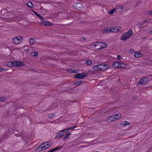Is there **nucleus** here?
I'll list each match as a JSON object with an SVG mask.
<instances>
[{
	"label": "nucleus",
	"mask_w": 152,
	"mask_h": 152,
	"mask_svg": "<svg viewBox=\"0 0 152 152\" xmlns=\"http://www.w3.org/2000/svg\"><path fill=\"white\" fill-rule=\"evenodd\" d=\"M122 28L121 27L116 26L108 27L103 29L101 31L102 33H108L110 32H117L121 30Z\"/></svg>",
	"instance_id": "f257e3e1"
},
{
	"label": "nucleus",
	"mask_w": 152,
	"mask_h": 152,
	"mask_svg": "<svg viewBox=\"0 0 152 152\" xmlns=\"http://www.w3.org/2000/svg\"><path fill=\"white\" fill-rule=\"evenodd\" d=\"M133 31L130 30L122 34L121 39L123 41H125L129 39L133 35Z\"/></svg>",
	"instance_id": "f03ea898"
},
{
	"label": "nucleus",
	"mask_w": 152,
	"mask_h": 152,
	"mask_svg": "<svg viewBox=\"0 0 152 152\" xmlns=\"http://www.w3.org/2000/svg\"><path fill=\"white\" fill-rule=\"evenodd\" d=\"M121 117V114L118 113L117 114L113 115L109 117L107 119V121L109 122H112L115 120H118L120 119Z\"/></svg>",
	"instance_id": "7ed1b4c3"
},
{
	"label": "nucleus",
	"mask_w": 152,
	"mask_h": 152,
	"mask_svg": "<svg viewBox=\"0 0 152 152\" xmlns=\"http://www.w3.org/2000/svg\"><path fill=\"white\" fill-rule=\"evenodd\" d=\"M23 40V38L20 36L15 37L13 39V41L14 43L16 44L20 43Z\"/></svg>",
	"instance_id": "20e7f679"
},
{
	"label": "nucleus",
	"mask_w": 152,
	"mask_h": 152,
	"mask_svg": "<svg viewBox=\"0 0 152 152\" xmlns=\"http://www.w3.org/2000/svg\"><path fill=\"white\" fill-rule=\"evenodd\" d=\"M87 74L84 73H81L75 74L74 76L75 78L78 79H83L87 77Z\"/></svg>",
	"instance_id": "39448f33"
},
{
	"label": "nucleus",
	"mask_w": 152,
	"mask_h": 152,
	"mask_svg": "<svg viewBox=\"0 0 152 152\" xmlns=\"http://www.w3.org/2000/svg\"><path fill=\"white\" fill-rule=\"evenodd\" d=\"M102 71H106L111 68V65L106 64H101Z\"/></svg>",
	"instance_id": "423d86ee"
},
{
	"label": "nucleus",
	"mask_w": 152,
	"mask_h": 152,
	"mask_svg": "<svg viewBox=\"0 0 152 152\" xmlns=\"http://www.w3.org/2000/svg\"><path fill=\"white\" fill-rule=\"evenodd\" d=\"M149 82V80L146 78H144L141 79L138 82L140 85H145L147 83Z\"/></svg>",
	"instance_id": "0eeeda50"
},
{
	"label": "nucleus",
	"mask_w": 152,
	"mask_h": 152,
	"mask_svg": "<svg viewBox=\"0 0 152 152\" xmlns=\"http://www.w3.org/2000/svg\"><path fill=\"white\" fill-rule=\"evenodd\" d=\"M35 150L38 151H44L46 149H48L46 148V146L44 145V144L43 143L41 145L39 146L38 147H36L35 148Z\"/></svg>",
	"instance_id": "6e6552de"
},
{
	"label": "nucleus",
	"mask_w": 152,
	"mask_h": 152,
	"mask_svg": "<svg viewBox=\"0 0 152 152\" xmlns=\"http://www.w3.org/2000/svg\"><path fill=\"white\" fill-rule=\"evenodd\" d=\"M14 67L22 66L24 64L23 62L19 61H14Z\"/></svg>",
	"instance_id": "1a4fd4ad"
},
{
	"label": "nucleus",
	"mask_w": 152,
	"mask_h": 152,
	"mask_svg": "<svg viewBox=\"0 0 152 152\" xmlns=\"http://www.w3.org/2000/svg\"><path fill=\"white\" fill-rule=\"evenodd\" d=\"M123 64L122 63H120L118 62H115L112 64V66L114 68H122V65Z\"/></svg>",
	"instance_id": "9d476101"
},
{
	"label": "nucleus",
	"mask_w": 152,
	"mask_h": 152,
	"mask_svg": "<svg viewBox=\"0 0 152 152\" xmlns=\"http://www.w3.org/2000/svg\"><path fill=\"white\" fill-rule=\"evenodd\" d=\"M40 24L43 26H50L53 25L52 23L45 20L42 21V22L40 23Z\"/></svg>",
	"instance_id": "9b49d317"
},
{
	"label": "nucleus",
	"mask_w": 152,
	"mask_h": 152,
	"mask_svg": "<svg viewBox=\"0 0 152 152\" xmlns=\"http://www.w3.org/2000/svg\"><path fill=\"white\" fill-rule=\"evenodd\" d=\"M99 44V46L100 47L98 48V50H101L102 49L105 48L107 47V44L104 43L102 42H98L97 44Z\"/></svg>",
	"instance_id": "f8f14e48"
},
{
	"label": "nucleus",
	"mask_w": 152,
	"mask_h": 152,
	"mask_svg": "<svg viewBox=\"0 0 152 152\" xmlns=\"http://www.w3.org/2000/svg\"><path fill=\"white\" fill-rule=\"evenodd\" d=\"M93 69L94 71H102L101 64L94 66Z\"/></svg>",
	"instance_id": "ddd939ff"
},
{
	"label": "nucleus",
	"mask_w": 152,
	"mask_h": 152,
	"mask_svg": "<svg viewBox=\"0 0 152 152\" xmlns=\"http://www.w3.org/2000/svg\"><path fill=\"white\" fill-rule=\"evenodd\" d=\"M83 7L82 4L80 3H77L76 6V8L77 10H81Z\"/></svg>",
	"instance_id": "4468645a"
},
{
	"label": "nucleus",
	"mask_w": 152,
	"mask_h": 152,
	"mask_svg": "<svg viewBox=\"0 0 152 152\" xmlns=\"http://www.w3.org/2000/svg\"><path fill=\"white\" fill-rule=\"evenodd\" d=\"M14 61H11L7 62L6 63V65L9 67H14Z\"/></svg>",
	"instance_id": "2eb2a0df"
},
{
	"label": "nucleus",
	"mask_w": 152,
	"mask_h": 152,
	"mask_svg": "<svg viewBox=\"0 0 152 152\" xmlns=\"http://www.w3.org/2000/svg\"><path fill=\"white\" fill-rule=\"evenodd\" d=\"M130 124V122L125 121H123L122 123H121L120 125L123 126H125L129 125Z\"/></svg>",
	"instance_id": "dca6fc26"
},
{
	"label": "nucleus",
	"mask_w": 152,
	"mask_h": 152,
	"mask_svg": "<svg viewBox=\"0 0 152 152\" xmlns=\"http://www.w3.org/2000/svg\"><path fill=\"white\" fill-rule=\"evenodd\" d=\"M44 145L46 146V148H48L52 145V143L50 141L45 142L43 143Z\"/></svg>",
	"instance_id": "f3484780"
},
{
	"label": "nucleus",
	"mask_w": 152,
	"mask_h": 152,
	"mask_svg": "<svg viewBox=\"0 0 152 152\" xmlns=\"http://www.w3.org/2000/svg\"><path fill=\"white\" fill-rule=\"evenodd\" d=\"M142 54L140 52H137L134 53V56L136 57H140L142 56Z\"/></svg>",
	"instance_id": "a211bd4d"
},
{
	"label": "nucleus",
	"mask_w": 152,
	"mask_h": 152,
	"mask_svg": "<svg viewBox=\"0 0 152 152\" xmlns=\"http://www.w3.org/2000/svg\"><path fill=\"white\" fill-rule=\"evenodd\" d=\"M31 11L37 15L38 18H39L41 20H42L44 19V18L39 14L37 12L34 11L33 10H32Z\"/></svg>",
	"instance_id": "6ab92c4d"
},
{
	"label": "nucleus",
	"mask_w": 152,
	"mask_h": 152,
	"mask_svg": "<svg viewBox=\"0 0 152 152\" xmlns=\"http://www.w3.org/2000/svg\"><path fill=\"white\" fill-rule=\"evenodd\" d=\"M31 56H33L37 57L38 55V53L37 51H34L31 53Z\"/></svg>",
	"instance_id": "aec40b11"
},
{
	"label": "nucleus",
	"mask_w": 152,
	"mask_h": 152,
	"mask_svg": "<svg viewBox=\"0 0 152 152\" xmlns=\"http://www.w3.org/2000/svg\"><path fill=\"white\" fill-rule=\"evenodd\" d=\"M35 42L36 40L34 39L31 38L30 39L29 42L30 44L33 45Z\"/></svg>",
	"instance_id": "412c9836"
},
{
	"label": "nucleus",
	"mask_w": 152,
	"mask_h": 152,
	"mask_svg": "<svg viewBox=\"0 0 152 152\" xmlns=\"http://www.w3.org/2000/svg\"><path fill=\"white\" fill-rule=\"evenodd\" d=\"M117 10V8H115V9H114L111 10H110L109 12V14H113Z\"/></svg>",
	"instance_id": "4be33fe9"
},
{
	"label": "nucleus",
	"mask_w": 152,
	"mask_h": 152,
	"mask_svg": "<svg viewBox=\"0 0 152 152\" xmlns=\"http://www.w3.org/2000/svg\"><path fill=\"white\" fill-rule=\"evenodd\" d=\"M55 115V114L54 113L49 114L48 115V118L49 119H51Z\"/></svg>",
	"instance_id": "5701e85b"
},
{
	"label": "nucleus",
	"mask_w": 152,
	"mask_h": 152,
	"mask_svg": "<svg viewBox=\"0 0 152 152\" xmlns=\"http://www.w3.org/2000/svg\"><path fill=\"white\" fill-rule=\"evenodd\" d=\"M7 98L4 97H0V101H5L7 100Z\"/></svg>",
	"instance_id": "b1692460"
},
{
	"label": "nucleus",
	"mask_w": 152,
	"mask_h": 152,
	"mask_svg": "<svg viewBox=\"0 0 152 152\" xmlns=\"http://www.w3.org/2000/svg\"><path fill=\"white\" fill-rule=\"evenodd\" d=\"M28 5L29 7L31 8H32L33 7L32 3L31 2H28Z\"/></svg>",
	"instance_id": "393cba45"
},
{
	"label": "nucleus",
	"mask_w": 152,
	"mask_h": 152,
	"mask_svg": "<svg viewBox=\"0 0 152 152\" xmlns=\"http://www.w3.org/2000/svg\"><path fill=\"white\" fill-rule=\"evenodd\" d=\"M83 82L82 81H78L75 82V83L76 85H79L82 83Z\"/></svg>",
	"instance_id": "a878e982"
},
{
	"label": "nucleus",
	"mask_w": 152,
	"mask_h": 152,
	"mask_svg": "<svg viewBox=\"0 0 152 152\" xmlns=\"http://www.w3.org/2000/svg\"><path fill=\"white\" fill-rule=\"evenodd\" d=\"M86 64L87 65H90L92 64V62L90 60H88L86 61Z\"/></svg>",
	"instance_id": "bb28decb"
},
{
	"label": "nucleus",
	"mask_w": 152,
	"mask_h": 152,
	"mask_svg": "<svg viewBox=\"0 0 152 152\" xmlns=\"http://www.w3.org/2000/svg\"><path fill=\"white\" fill-rule=\"evenodd\" d=\"M71 135V133H70V132H68L67 134V135L65 136V137H64V138H65V139H66L67 138H68L69 136Z\"/></svg>",
	"instance_id": "cd10ccee"
},
{
	"label": "nucleus",
	"mask_w": 152,
	"mask_h": 152,
	"mask_svg": "<svg viewBox=\"0 0 152 152\" xmlns=\"http://www.w3.org/2000/svg\"><path fill=\"white\" fill-rule=\"evenodd\" d=\"M72 71L71 72L72 73H76L78 72L77 70L73 69H72Z\"/></svg>",
	"instance_id": "c85d7f7f"
},
{
	"label": "nucleus",
	"mask_w": 152,
	"mask_h": 152,
	"mask_svg": "<svg viewBox=\"0 0 152 152\" xmlns=\"http://www.w3.org/2000/svg\"><path fill=\"white\" fill-rule=\"evenodd\" d=\"M116 8H117V9H118L120 10H122L123 9V7L122 6H118Z\"/></svg>",
	"instance_id": "c756f323"
},
{
	"label": "nucleus",
	"mask_w": 152,
	"mask_h": 152,
	"mask_svg": "<svg viewBox=\"0 0 152 152\" xmlns=\"http://www.w3.org/2000/svg\"><path fill=\"white\" fill-rule=\"evenodd\" d=\"M69 131L68 128H66L63 130L62 132L66 133Z\"/></svg>",
	"instance_id": "7c9ffc66"
},
{
	"label": "nucleus",
	"mask_w": 152,
	"mask_h": 152,
	"mask_svg": "<svg viewBox=\"0 0 152 152\" xmlns=\"http://www.w3.org/2000/svg\"><path fill=\"white\" fill-rule=\"evenodd\" d=\"M121 57L119 55H118L117 57V59L120 60L121 59Z\"/></svg>",
	"instance_id": "2f4dec72"
},
{
	"label": "nucleus",
	"mask_w": 152,
	"mask_h": 152,
	"mask_svg": "<svg viewBox=\"0 0 152 152\" xmlns=\"http://www.w3.org/2000/svg\"><path fill=\"white\" fill-rule=\"evenodd\" d=\"M76 127V126H71L69 128H68L69 130L71 129H74V128H75Z\"/></svg>",
	"instance_id": "473e14b6"
},
{
	"label": "nucleus",
	"mask_w": 152,
	"mask_h": 152,
	"mask_svg": "<svg viewBox=\"0 0 152 152\" xmlns=\"http://www.w3.org/2000/svg\"><path fill=\"white\" fill-rule=\"evenodd\" d=\"M98 43V42L96 43L95 44H94V46H99V44H97Z\"/></svg>",
	"instance_id": "72a5a7b5"
},
{
	"label": "nucleus",
	"mask_w": 152,
	"mask_h": 152,
	"mask_svg": "<svg viewBox=\"0 0 152 152\" xmlns=\"http://www.w3.org/2000/svg\"><path fill=\"white\" fill-rule=\"evenodd\" d=\"M72 69H68L67 70V71L68 72H70L71 73V72H72Z\"/></svg>",
	"instance_id": "f704fd0d"
},
{
	"label": "nucleus",
	"mask_w": 152,
	"mask_h": 152,
	"mask_svg": "<svg viewBox=\"0 0 152 152\" xmlns=\"http://www.w3.org/2000/svg\"><path fill=\"white\" fill-rule=\"evenodd\" d=\"M148 13L149 15H152V11H149Z\"/></svg>",
	"instance_id": "c9c22d12"
},
{
	"label": "nucleus",
	"mask_w": 152,
	"mask_h": 152,
	"mask_svg": "<svg viewBox=\"0 0 152 152\" xmlns=\"http://www.w3.org/2000/svg\"><path fill=\"white\" fill-rule=\"evenodd\" d=\"M4 69H3V68H0V72L1 71H2L4 70Z\"/></svg>",
	"instance_id": "e433bc0d"
},
{
	"label": "nucleus",
	"mask_w": 152,
	"mask_h": 152,
	"mask_svg": "<svg viewBox=\"0 0 152 152\" xmlns=\"http://www.w3.org/2000/svg\"><path fill=\"white\" fill-rule=\"evenodd\" d=\"M83 41H84L86 40L85 39V38H83Z\"/></svg>",
	"instance_id": "4c0bfd02"
},
{
	"label": "nucleus",
	"mask_w": 152,
	"mask_h": 152,
	"mask_svg": "<svg viewBox=\"0 0 152 152\" xmlns=\"http://www.w3.org/2000/svg\"><path fill=\"white\" fill-rule=\"evenodd\" d=\"M151 33H152V29H151Z\"/></svg>",
	"instance_id": "58836bf2"
},
{
	"label": "nucleus",
	"mask_w": 152,
	"mask_h": 152,
	"mask_svg": "<svg viewBox=\"0 0 152 152\" xmlns=\"http://www.w3.org/2000/svg\"><path fill=\"white\" fill-rule=\"evenodd\" d=\"M62 135H63V134H61V136Z\"/></svg>",
	"instance_id": "ea45409f"
}]
</instances>
